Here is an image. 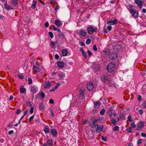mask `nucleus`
<instances>
[{"instance_id": "obj_45", "label": "nucleus", "mask_w": 146, "mask_h": 146, "mask_svg": "<svg viewBox=\"0 0 146 146\" xmlns=\"http://www.w3.org/2000/svg\"><path fill=\"white\" fill-rule=\"evenodd\" d=\"M34 108L31 107L30 110V112L31 113H33L34 111Z\"/></svg>"}, {"instance_id": "obj_27", "label": "nucleus", "mask_w": 146, "mask_h": 146, "mask_svg": "<svg viewBox=\"0 0 146 146\" xmlns=\"http://www.w3.org/2000/svg\"><path fill=\"white\" fill-rule=\"evenodd\" d=\"M58 76L61 78H64L65 77V75L64 73L61 72L59 73Z\"/></svg>"}, {"instance_id": "obj_38", "label": "nucleus", "mask_w": 146, "mask_h": 146, "mask_svg": "<svg viewBox=\"0 0 146 146\" xmlns=\"http://www.w3.org/2000/svg\"><path fill=\"white\" fill-rule=\"evenodd\" d=\"M116 116V114L115 113L110 114V117L111 118H113L115 117Z\"/></svg>"}, {"instance_id": "obj_2", "label": "nucleus", "mask_w": 146, "mask_h": 146, "mask_svg": "<svg viewBox=\"0 0 146 146\" xmlns=\"http://www.w3.org/2000/svg\"><path fill=\"white\" fill-rule=\"evenodd\" d=\"M98 31V29L96 27L90 26L87 29V31L89 35H91L94 32H96Z\"/></svg>"}, {"instance_id": "obj_40", "label": "nucleus", "mask_w": 146, "mask_h": 146, "mask_svg": "<svg viewBox=\"0 0 146 146\" xmlns=\"http://www.w3.org/2000/svg\"><path fill=\"white\" fill-rule=\"evenodd\" d=\"M119 129V127L118 126H116L113 129V130L114 131H116L118 130Z\"/></svg>"}, {"instance_id": "obj_53", "label": "nucleus", "mask_w": 146, "mask_h": 146, "mask_svg": "<svg viewBox=\"0 0 146 146\" xmlns=\"http://www.w3.org/2000/svg\"><path fill=\"white\" fill-rule=\"evenodd\" d=\"M34 117V115H33V116H31L29 118V122H30L33 119Z\"/></svg>"}, {"instance_id": "obj_43", "label": "nucleus", "mask_w": 146, "mask_h": 146, "mask_svg": "<svg viewBox=\"0 0 146 146\" xmlns=\"http://www.w3.org/2000/svg\"><path fill=\"white\" fill-rule=\"evenodd\" d=\"M126 130L128 132H131V127H129L127 128Z\"/></svg>"}, {"instance_id": "obj_21", "label": "nucleus", "mask_w": 146, "mask_h": 146, "mask_svg": "<svg viewBox=\"0 0 146 146\" xmlns=\"http://www.w3.org/2000/svg\"><path fill=\"white\" fill-rule=\"evenodd\" d=\"M57 66L60 68H62L64 66V63L63 62L59 61L57 63Z\"/></svg>"}, {"instance_id": "obj_32", "label": "nucleus", "mask_w": 146, "mask_h": 146, "mask_svg": "<svg viewBox=\"0 0 146 146\" xmlns=\"http://www.w3.org/2000/svg\"><path fill=\"white\" fill-rule=\"evenodd\" d=\"M111 122L113 124V125L115 126L116 124V121L114 119H113L111 120Z\"/></svg>"}, {"instance_id": "obj_11", "label": "nucleus", "mask_w": 146, "mask_h": 146, "mask_svg": "<svg viewBox=\"0 0 146 146\" xmlns=\"http://www.w3.org/2000/svg\"><path fill=\"white\" fill-rule=\"evenodd\" d=\"M117 20L116 19H114L113 20H111L107 22V24H110L111 25H114L117 23Z\"/></svg>"}, {"instance_id": "obj_24", "label": "nucleus", "mask_w": 146, "mask_h": 146, "mask_svg": "<svg viewBox=\"0 0 146 146\" xmlns=\"http://www.w3.org/2000/svg\"><path fill=\"white\" fill-rule=\"evenodd\" d=\"M143 2L140 0H137V6L141 9L143 6Z\"/></svg>"}, {"instance_id": "obj_16", "label": "nucleus", "mask_w": 146, "mask_h": 146, "mask_svg": "<svg viewBox=\"0 0 146 146\" xmlns=\"http://www.w3.org/2000/svg\"><path fill=\"white\" fill-rule=\"evenodd\" d=\"M87 87L89 90H92L93 88V84L91 82H89L88 84Z\"/></svg>"}, {"instance_id": "obj_47", "label": "nucleus", "mask_w": 146, "mask_h": 146, "mask_svg": "<svg viewBox=\"0 0 146 146\" xmlns=\"http://www.w3.org/2000/svg\"><path fill=\"white\" fill-rule=\"evenodd\" d=\"M21 112V110L20 109H18L17 110L16 113L17 114H19Z\"/></svg>"}, {"instance_id": "obj_42", "label": "nucleus", "mask_w": 146, "mask_h": 146, "mask_svg": "<svg viewBox=\"0 0 146 146\" xmlns=\"http://www.w3.org/2000/svg\"><path fill=\"white\" fill-rule=\"evenodd\" d=\"M28 84H32V80L31 78H29L28 79Z\"/></svg>"}, {"instance_id": "obj_46", "label": "nucleus", "mask_w": 146, "mask_h": 146, "mask_svg": "<svg viewBox=\"0 0 146 146\" xmlns=\"http://www.w3.org/2000/svg\"><path fill=\"white\" fill-rule=\"evenodd\" d=\"M127 120L129 121H132L131 117L130 115H129L127 117Z\"/></svg>"}, {"instance_id": "obj_50", "label": "nucleus", "mask_w": 146, "mask_h": 146, "mask_svg": "<svg viewBox=\"0 0 146 146\" xmlns=\"http://www.w3.org/2000/svg\"><path fill=\"white\" fill-rule=\"evenodd\" d=\"M83 56L85 58H86V53L84 51L83 52H81Z\"/></svg>"}, {"instance_id": "obj_26", "label": "nucleus", "mask_w": 146, "mask_h": 146, "mask_svg": "<svg viewBox=\"0 0 146 146\" xmlns=\"http://www.w3.org/2000/svg\"><path fill=\"white\" fill-rule=\"evenodd\" d=\"M36 1L34 0L33 1L32 4L31 6V8L33 9H34L36 7Z\"/></svg>"}, {"instance_id": "obj_28", "label": "nucleus", "mask_w": 146, "mask_h": 146, "mask_svg": "<svg viewBox=\"0 0 146 146\" xmlns=\"http://www.w3.org/2000/svg\"><path fill=\"white\" fill-rule=\"evenodd\" d=\"M48 110L49 112L50 113V115H52V117H54V115L52 109L51 108H49L48 109Z\"/></svg>"}, {"instance_id": "obj_3", "label": "nucleus", "mask_w": 146, "mask_h": 146, "mask_svg": "<svg viewBox=\"0 0 146 146\" xmlns=\"http://www.w3.org/2000/svg\"><path fill=\"white\" fill-rule=\"evenodd\" d=\"M99 120V119H96L94 117H92L90 119V126L92 127H94L97 123V121Z\"/></svg>"}, {"instance_id": "obj_60", "label": "nucleus", "mask_w": 146, "mask_h": 146, "mask_svg": "<svg viewBox=\"0 0 146 146\" xmlns=\"http://www.w3.org/2000/svg\"><path fill=\"white\" fill-rule=\"evenodd\" d=\"M80 44L81 46H85V44L82 41H81L80 42Z\"/></svg>"}, {"instance_id": "obj_37", "label": "nucleus", "mask_w": 146, "mask_h": 146, "mask_svg": "<svg viewBox=\"0 0 146 146\" xmlns=\"http://www.w3.org/2000/svg\"><path fill=\"white\" fill-rule=\"evenodd\" d=\"M60 86V83H57L54 88L55 89H57L58 87Z\"/></svg>"}, {"instance_id": "obj_8", "label": "nucleus", "mask_w": 146, "mask_h": 146, "mask_svg": "<svg viewBox=\"0 0 146 146\" xmlns=\"http://www.w3.org/2000/svg\"><path fill=\"white\" fill-rule=\"evenodd\" d=\"M53 145V141L51 139H48L47 140L46 143H44L43 146H52Z\"/></svg>"}, {"instance_id": "obj_7", "label": "nucleus", "mask_w": 146, "mask_h": 146, "mask_svg": "<svg viewBox=\"0 0 146 146\" xmlns=\"http://www.w3.org/2000/svg\"><path fill=\"white\" fill-rule=\"evenodd\" d=\"M96 129V131L98 133L102 131L104 127L103 125L96 124L94 127Z\"/></svg>"}, {"instance_id": "obj_51", "label": "nucleus", "mask_w": 146, "mask_h": 146, "mask_svg": "<svg viewBox=\"0 0 146 146\" xmlns=\"http://www.w3.org/2000/svg\"><path fill=\"white\" fill-rule=\"evenodd\" d=\"M83 56L85 58H86V53L84 51L83 52H81Z\"/></svg>"}, {"instance_id": "obj_5", "label": "nucleus", "mask_w": 146, "mask_h": 146, "mask_svg": "<svg viewBox=\"0 0 146 146\" xmlns=\"http://www.w3.org/2000/svg\"><path fill=\"white\" fill-rule=\"evenodd\" d=\"M29 89L31 92L34 94L36 93L38 91V88L35 85L30 86Z\"/></svg>"}, {"instance_id": "obj_31", "label": "nucleus", "mask_w": 146, "mask_h": 146, "mask_svg": "<svg viewBox=\"0 0 146 146\" xmlns=\"http://www.w3.org/2000/svg\"><path fill=\"white\" fill-rule=\"evenodd\" d=\"M141 107L143 108H146V102H143L142 103Z\"/></svg>"}, {"instance_id": "obj_35", "label": "nucleus", "mask_w": 146, "mask_h": 146, "mask_svg": "<svg viewBox=\"0 0 146 146\" xmlns=\"http://www.w3.org/2000/svg\"><path fill=\"white\" fill-rule=\"evenodd\" d=\"M91 41V39L90 38H88L86 41V44H89L90 43Z\"/></svg>"}, {"instance_id": "obj_49", "label": "nucleus", "mask_w": 146, "mask_h": 146, "mask_svg": "<svg viewBox=\"0 0 146 146\" xmlns=\"http://www.w3.org/2000/svg\"><path fill=\"white\" fill-rule=\"evenodd\" d=\"M83 56L85 58H86V53L84 51L83 52H81Z\"/></svg>"}, {"instance_id": "obj_55", "label": "nucleus", "mask_w": 146, "mask_h": 146, "mask_svg": "<svg viewBox=\"0 0 146 146\" xmlns=\"http://www.w3.org/2000/svg\"><path fill=\"white\" fill-rule=\"evenodd\" d=\"M107 29H108V30L109 31H111L112 29L111 26L110 25L108 26L107 27Z\"/></svg>"}, {"instance_id": "obj_13", "label": "nucleus", "mask_w": 146, "mask_h": 146, "mask_svg": "<svg viewBox=\"0 0 146 146\" xmlns=\"http://www.w3.org/2000/svg\"><path fill=\"white\" fill-rule=\"evenodd\" d=\"M84 90L82 89H80V96L79 98L81 100L83 99L84 97Z\"/></svg>"}, {"instance_id": "obj_57", "label": "nucleus", "mask_w": 146, "mask_h": 146, "mask_svg": "<svg viewBox=\"0 0 146 146\" xmlns=\"http://www.w3.org/2000/svg\"><path fill=\"white\" fill-rule=\"evenodd\" d=\"M137 99L139 101H140L141 100V96L140 95H138Z\"/></svg>"}, {"instance_id": "obj_44", "label": "nucleus", "mask_w": 146, "mask_h": 146, "mask_svg": "<svg viewBox=\"0 0 146 146\" xmlns=\"http://www.w3.org/2000/svg\"><path fill=\"white\" fill-rule=\"evenodd\" d=\"M88 120L86 119H84L83 120L82 122V124L83 125H85L87 124Z\"/></svg>"}, {"instance_id": "obj_9", "label": "nucleus", "mask_w": 146, "mask_h": 146, "mask_svg": "<svg viewBox=\"0 0 146 146\" xmlns=\"http://www.w3.org/2000/svg\"><path fill=\"white\" fill-rule=\"evenodd\" d=\"M118 56L117 54L115 52H113L110 55L109 57L110 59H115Z\"/></svg>"}, {"instance_id": "obj_12", "label": "nucleus", "mask_w": 146, "mask_h": 146, "mask_svg": "<svg viewBox=\"0 0 146 146\" xmlns=\"http://www.w3.org/2000/svg\"><path fill=\"white\" fill-rule=\"evenodd\" d=\"M137 130H139L144 127V123L143 121H139L138 123Z\"/></svg>"}, {"instance_id": "obj_56", "label": "nucleus", "mask_w": 146, "mask_h": 146, "mask_svg": "<svg viewBox=\"0 0 146 146\" xmlns=\"http://www.w3.org/2000/svg\"><path fill=\"white\" fill-rule=\"evenodd\" d=\"M108 114L110 116V114H111L112 113V110L111 109H110L108 110Z\"/></svg>"}, {"instance_id": "obj_29", "label": "nucleus", "mask_w": 146, "mask_h": 146, "mask_svg": "<svg viewBox=\"0 0 146 146\" xmlns=\"http://www.w3.org/2000/svg\"><path fill=\"white\" fill-rule=\"evenodd\" d=\"M94 104L95 107L96 108H99L100 106L99 104V102L98 101L94 102Z\"/></svg>"}, {"instance_id": "obj_61", "label": "nucleus", "mask_w": 146, "mask_h": 146, "mask_svg": "<svg viewBox=\"0 0 146 146\" xmlns=\"http://www.w3.org/2000/svg\"><path fill=\"white\" fill-rule=\"evenodd\" d=\"M141 135L142 137H146V134L145 133H142Z\"/></svg>"}, {"instance_id": "obj_63", "label": "nucleus", "mask_w": 146, "mask_h": 146, "mask_svg": "<svg viewBox=\"0 0 146 146\" xmlns=\"http://www.w3.org/2000/svg\"><path fill=\"white\" fill-rule=\"evenodd\" d=\"M59 8V6L58 5H57L56 7L54 8V9L57 11V10Z\"/></svg>"}, {"instance_id": "obj_58", "label": "nucleus", "mask_w": 146, "mask_h": 146, "mask_svg": "<svg viewBox=\"0 0 146 146\" xmlns=\"http://www.w3.org/2000/svg\"><path fill=\"white\" fill-rule=\"evenodd\" d=\"M19 78L21 79H23L24 77L23 76L21 75H19L18 76Z\"/></svg>"}, {"instance_id": "obj_30", "label": "nucleus", "mask_w": 146, "mask_h": 146, "mask_svg": "<svg viewBox=\"0 0 146 146\" xmlns=\"http://www.w3.org/2000/svg\"><path fill=\"white\" fill-rule=\"evenodd\" d=\"M119 117L120 120H122L124 118V113H120L119 115Z\"/></svg>"}, {"instance_id": "obj_18", "label": "nucleus", "mask_w": 146, "mask_h": 146, "mask_svg": "<svg viewBox=\"0 0 146 146\" xmlns=\"http://www.w3.org/2000/svg\"><path fill=\"white\" fill-rule=\"evenodd\" d=\"M40 70V69L38 67L34 65L33 68V72H38Z\"/></svg>"}, {"instance_id": "obj_34", "label": "nucleus", "mask_w": 146, "mask_h": 146, "mask_svg": "<svg viewBox=\"0 0 146 146\" xmlns=\"http://www.w3.org/2000/svg\"><path fill=\"white\" fill-rule=\"evenodd\" d=\"M105 110L104 109H102L100 111V113L101 115H103L104 114L105 112Z\"/></svg>"}, {"instance_id": "obj_14", "label": "nucleus", "mask_w": 146, "mask_h": 146, "mask_svg": "<svg viewBox=\"0 0 146 146\" xmlns=\"http://www.w3.org/2000/svg\"><path fill=\"white\" fill-rule=\"evenodd\" d=\"M38 106L39 109L42 111H44L45 108V105L43 102L40 103Z\"/></svg>"}, {"instance_id": "obj_59", "label": "nucleus", "mask_w": 146, "mask_h": 146, "mask_svg": "<svg viewBox=\"0 0 146 146\" xmlns=\"http://www.w3.org/2000/svg\"><path fill=\"white\" fill-rule=\"evenodd\" d=\"M49 102L51 104H53L54 103V102L53 100L51 99H50V100H49Z\"/></svg>"}, {"instance_id": "obj_52", "label": "nucleus", "mask_w": 146, "mask_h": 146, "mask_svg": "<svg viewBox=\"0 0 146 146\" xmlns=\"http://www.w3.org/2000/svg\"><path fill=\"white\" fill-rule=\"evenodd\" d=\"M139 113L140 115H142L143 113V111L142 110H139Z\"/></svg>"}, {"instance_id": "obj_41", "label": "nucleus", "mask_w": 146, "mask_h": 146, "mask_svg": "<svg viewBox=\"0 0 146 146\" xmlns=\"http://www.w3.org/2000/svg\"><path fill=\"white\" fill-rule=\"evenodd\" d=\"M131 126L133 128L136 127V125L134 123H131Z\"/></svg>"}, {"instance_id": "obj_23", "label": "nucleus", "mask_w": 146, "mask_h": 146, "mask_svg": "<svg viewBox=\"0 0 146 146\" xmlns=\"http://www.w3.org/2000/svg\"><path fill=\"white\" fill-rule=\"evenodd\" d=\"M26 90L23 86H21L20 88V93L22 94L26 92Z\"/></svg>"}, {"instance_id": "obj_6", "label": "nucleus", "mask_w": 146, "mask_h": 146, "mask_svg": "<svg viewBox=\"0 0 146 146\" xmlns=\"http://www.w3.org/2000/svg\"><path fill=\"white\" fill-rule=\"evenodd\" d=\"M77 33L82 37H84L86 35V31L83 29H82L77 31Z\"/></svg>"}, {"instance_id": "obj_33", "label": "nucleus", "mask_w": 146, "mask_h": 146, "mask_svg": "<svg viewBox=\"0 0 146 146\" xmlns=\"http://www.w3.org/2000/svg\"><path fill=\"white\" fill-rule=\"evenodd\" d=\"M12 4L14 7L16 6L17 4V0H13Z\"/></svg>"}, {"instance_id": "obj_4", "label": "nucleus", "mask_w": 146, "mask_h": 146, "mask_svg": "<svg viewBox=\"0 0 146 146\" xmlns=\"http://www.w3.org/2000/svg\"><path fill=\"white\" fill-rule=\"evenodd\" d=\"M110 77L109 75H103L102 76L101 79L102 82L107 83L108 81H109L110 80Z\"/></svg>"}, {"instance_id": "obj_64", "label": "nucleus", "mask_w": 146, "mask_h": 146, "mask_svg": "<svg viewBox=\"0 0 146 146\" xmlns=\"http://www.w3.org/2000/svg\"><path fill=\"white\" fill-rule=\"evenodd\" d=\"M142 88L143 90L146 91V84L144 85L142 87Z\"/></svg>"}, {"instance_id": "obj_62", "label": "nucleus", "mask_w": 146, "mask_h": 146, "mask_svg": "<svg viewBox=\"0 0 146 146\" xmlns=\"http://www.w3.org/2000/svg\"><path fill=\"white\" fill-rule=\"evenodd\" d=\"M44 25L46 27H48L49 26V23L48 22H46Z\"/></svg>"}, {"instance_id": "obj_36", "label": "nucleus", "mask_w": 146, "mask_h": 146, "mask_svg": "<svg viewBox=\"0 0 146 146\" xmlns=\"http://www.w3.org/2000/svg\"><path fill=\"white\" fill-rule=\"evenodd\" d=\"M40 96L42 97V98H44L45 97V94L42 91L41 92Z\"/></svg>"}, {"instance_id": "obj_10", "label": "nucleus", "mask_w": 146, "mask_h": 146, "mask_svg": "<svg viewBox=\"0 0 146 146\" xmlns=\"http://www.w3.org/2000/svg\"><path fill=\"white\" fill-rule=\"evenodd\" d=\"M129 12L135 18L137 17V13L135 10L133 9H131L129 11Z\"/></svg>"}, {"instance_id": "obj_20", "label": "nucleus", "mask_w": 146, "mask_h": 146, "mask_svg": "<svg viewBox=\"0 0 146 146\" xmlns=\"http://www.w3.org/2000/svg\"><path fill=\"white\" fill-rule=\"evenodd\" d=\"M4 7L7 10H10L13 9V7L7 5L6 3L5 4Z\"/></svg>"}, {"instance_id": "obj_19", "label": "nucleus", "mask_w": 146, "mask_h": 146, "mask_svg": "<svg viewBox=\"0 0 146 146\" xmlns=\"http://www.w3.org/2000/svg\"><path fill=\"white\" fill-rule=\"evenodd\" d=\"M61 53L63 56H66L68 54V49H62L61 51Z\"/></svg>"}, {"instance_id": "obj_1", "label": "nucleus", "mask_w": 146, "mask_h": 146, "mask_svg": "<svg viewBox=\"0 0 146 146\" xmlns=\"http://www.w3.org/2000/svg\"><path fill=\"white\" fill-rule=\"evenodd\" d=\"M107 71L110 73L115 70L116 69V65L113 62L109 63L107 66Z\"/></svg>"}, {"instance_id": "obj_25", "label": "nucleus", "mask_w": 146, "mask_h": 146, "mask_svg": "<svg viewBox=\"0 0 146 146\" xmlns=\"http://www.w3.org/2000/svg\"><path fill=\"white\" fill-rule=\"evenodd\" d=\"M51 86V84L49 82H46L44 85V88H49Z\"/></svg>"}, {"instance_id": "obj_39", "label": "nucleus", "mask_w": 146, "mask_h": 146, "mask_svg": "<svg viewBox=\"0 0 146 146\" xmlns=\"http://www.w3.org/2000/svg\"><path fill=\"white\" fill-rule=\"evenodd\" d=\"M48 35L51 38H52L54 36L52 33V32H48Z\"/></svg>"}, {"instance_id": "obj_48", "label": "nucleus", "mask_w": 146, "mask_h": 146, "mask_svg": "<svg viewBox=\"0 0 146 146\" xmlns=\"http://www.w3.org/2000/svg\"><path fill=\"white\" fill-rule=\"evenodd\" d=\"M83 56L85 58H86V53L84 51L83 52H81Z\"/></svg>"}, {"instance_id": "obj_15", "label": "nucleus", "mask_w": 146, "mask_h": 146, "mask_svg": "<svg viewBox=\"0 0 146 146\" xmlns=\"http://www.w3.org/2000/svg\"><path fill=\"white\" fill-rule=\"evenodd\" d=\"M50 132L54 137H56L57 135V131L55 129H51Z\"/></svg>"}, {"instance_id": "obj_17", "label": "nucleus", "mask_w": 146, "mask_h": 146, "mask_svg": "<svg viewBox=\"0 0 146 146\" xmlns=\"http://www.w3.org/2000/svg\"><path fill=\"white\" fill-rule=\"evenodd\" d=\"M54 24L58 27L62 25V22L59 19L56 20L54 21Z\"/></svg>"}, {"instance_id": "obj_22", "label": "nucleus", "mask_w": 146, "mask_h": 146, "mask_svg": "<svg viewBox=\"0 0 146 146\" xmlns=\"http://www.w3.org/2000/svg\"><path fill=\"white\" fill-rule=\"evenodd\" d=\"M44 131L46 134H48L49 133V128L48 126L46 125L45 126L44 129Z\"/></svg>"}, {"instance_id": "obj_54", "label": "nucleus", "mask_w": 146, "mask_h": 146, "mask_svg": "<svg viewBox=\"0 0 146 146\" xmlns=\"http://www.w3.org/2000/svg\"><path fill=\"white\" fill-rule=\"evenodd\" d=\"M93 49L95 51H96L97 50V48L96 47V45L95 44H94V46L93 47Z\"/></svg>"}]
</instances>
